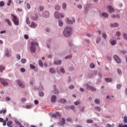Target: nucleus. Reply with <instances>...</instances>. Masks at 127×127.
<instances>
[{"label": "nucleus", "instance_id": "f257e3e1", "mask_svg": "<svg viewBox=\"0 0 127 127\" xmlns=\"http://www.w3.org/2000/svg\"><path fill=\"white\" fill-rule=\"evenodd\" d=\"M63 34L65 37H69L72 34V28L70 27H66L64 30Z\"/></svg>", "mask_w": 127, "mask_h": 127}, {"label": "nucleus", "instance_id": "f03ea898", "mask_svg": "<svg viewBox=\"0 0 127 127\" xmlns=\"http://www.w3.org/2000/svg\"><path fill=\"white\" fill-rule=\"evenodd\" d=\"M36 45H38V43L36 42H31L30 45V50L32 53H34L36 51Z\"/></svg>", "mask_w": 127, "mask_h": 127}, {"label": "nucleus", "instance_id": "7ed1b4c3", "mask_svg": "<svg viewBox=\"0 0 127 127\" xmlns=\"http://www.w3.org/2000/svg\"><path fill=\"white\" fill-rule=\"evenodd\" d=\"M11 16L13 17L12 21L15 25H18L19 24V19H18V18L13 14H11Z\"/></svg>", "mask_w": 127, "mask_h": 127}, {"label": "nucleus", "instance_id": "20e7f679", "mask_svg": "<svg viewBox=\"0 0 127 127\" xmlns=\"http://www.w3.org/2000/svg\"><path fill=\"white\" fill-rule=\"evenodd\" d=\"M0 83L2 84V87H6L8 85V82L7 79H4L0 77Z\"/></svg>", "mask_w": 127, "mask_h": 127}, {"label": "nucleus", "instance_id": "39448f33", "mask_svg": "<svg viewBox=\"0 0 127 127\" xmlns=\"http://www.w3.org/2000/svg\"><path fill=\"white\" fill-rule=\"evenodd\" d=\"M87 86L86 89L88 91H91V92H96L97 91V89L93 86L88 85V84H86Z\"/></svg>", "mask_w": 127, "mask_h": 127}, {"label": "nucleus", "instance_id": "423d86ee", "mask_svg": "<svg viewBox=\"0 0 127 127\" xmlns=\"http://www.w3.org/2000/svg\"><path fill=\"white\" fill-rule=\"evenodd\" d=\"M114 59L116 63H117L118 64H121V63H122V61H121V59L117 55L114 56Z\"/></svg>", "mask_w": 127, "mask_h": 127}, {"label": "nucleus", "instance_id": "0eeeda50", "mask_svg": "<svg viewBox=\"0 0 127 127\" xmlns=\"http://www.w3.org/2000/svg\"><path fill=\"white\" fill-rule=\"evenodd\" d=\"M75 21V20L74 18H71V19H70L69 18H66V23L67 24H72V23H74Z\"/></svg>", "mask_w": 127, "mask_h": 127}, {"label": "nucleus", "instance_id": "6e6552de", "mask_svg": "<svg viewBox=\"0 0 127 127\" xmlns=\"http://www.w3.org/2000/svg\"><path fill=\"white\" fill-rule=\"evenodd\" d=\"M107 7L108 8L109 12H110V13H113V12H115V9L112 5H108Z\"/></svg>", "mask_w": 127, "mask_h": 127}, {"label": "nucleus", "instance_id": "1a4fd4ad", "mask_svg": "<svg viewBox=\"0 0 127 127\" xmlns=\"http://www.w3.org/2000/svg\"><path fill=\"white\" fill-rule=\"evenodd\" d=\"M43 17H45V18H48V17H49V16H50L49 12L47 11H44L43 12V14H42Z\"/></svg>", "mask_w": 127, "mask_h": 127}, {"label": "nucleus", "instance_id": "9d476101", "mask_svg": "<svg viewBox=\"0 0 127 127\" xmlns=\"http://www.w3.org/2000/svg\"><path fill=\"white\" fill-rule=\"evenodd\" d=\"M31 18L32 20H34V21L38 20V15L37 14H35L34 15H32L31 16Z\"/></svg>", "mask_w": 127, "mask_h": 127}, {"label": "nucleus", "instance_id": "9b49d317", "mask_svg": "<svg viewBox=\"0 0 127 127\" xmlns=\"http://www.w3.org/2000/svg\"><path fill=\"white\" fill-rule=\"evenodd\" d=\"M17 83L19 87H20V88H24V84H23V83L21 82L20 80H17Z\"/></svg>", "mask_w": 127, "mask_h": 127}, {"label": "nucleus", "instance_id": "f8f14e48", "mask_svg": "<svg viewBox=\"0 0 127 127\" xmlns=\"http://www.w3.org/2000/svg\"><path fill=\"white\" fill-rule=\"evenodd\" d=\"M57 100V97L56 96V95L52 96L51 99V101L52 103H55Z\"/></svg>", "mask_w": 127, "mask_h": 127}, {"label": "nucleus", "instance_id": "ddd939ff", "mask_svg": "<svg viewBox=\"0 0 127 127\" xmlns=\"http://www.w3.org/2000/svg\"><path fill=\"white\" fill-rule=\"evenodd\" d=\"M58 124V125H60V126H64V125H65V119H64V118H62V121H60Z\"/></svg>", "mask_w": 127, "mask_h": 127}, {"label": "nucleus", "instance_id": "4468645a", "mask_svg": "<svg viewBox=\"0 0 127 127\" xmlns=\"http://www.w3.org/2000/svg\"><path fill=\"white\" fill-rule=\"evenodd\" d=\"M31 28H36L37 27V24L34 22H32L30 26Z\"/></svg>", "mask_w": 127, "mask_h": 127}, {"label": "nucleus", "instance_id": "2eb2a0df", "mask_svg": "<svg viewBox=\"0 0 127 127\" xmlns=\"http://www.w3.org/2000/svg\"><path fill=\"white\" fill-rule=\"evenodd\" d=\"M54 93L56 94V95L59 94V90H58V89L56 88V85H54Z\"/></svg>", "mask_w": 127, "mask_h": 127}, {"label": "nucleus", "instance_id": "dca6fc26", "mask_svg": "<svg viewBox=\"0 0 127 127\" xmlns=\"http://www.w3.org/2000/svg\"><path fill=\"white\" fill-rule=\"evenodd\" d=\"M4 22H6V23H7V24H8V25H9V26H11L12 25L11 22L8 19H5Z\"/></svg>", "mask_w": 127, "mask_h": 127}, {"label": "nucleus", "instance_id": "f3484780", "mask_svg": "<svg viewBox=\"0 0 127 127\" xmlns=\"http://www.w3.org/2000/svg\"><path fill=\"white\" fill-rule=\"evenodd\" d=\"M110 42L112 46H115L117 44V40H110Z\"/></svg>", "mask_w": 127, "mask_h": 127}, {"label": "nucleus", "instance_id": "a211bd4d", "mask_svg": "<svg viewBox=\"0 0 127 127\" xmlns=\"http://www.w3.org/2000/svg\"><path fill=\"white\" fill-rule=\"evenodd\" d=\"M59 103L61 104H66V103H67V100L65 99L61 98L59 100Z\"/></svg>", "mask_w": 127, "mask_h": 127}, {"label": "nucleus", "instance_id": "6ab92c4d", "mask_svg": "<svg viewBox=\"0 0 127 127\" xmlns=\"http://www.w3.org/2000/svg\"><path fill=\"white\" fill-rule=\"evenodd\" d=\"M110 27H119V24L118 23H111Z\"/></svg>", "mask_w": 127, "mask_h": 127}, {"label": "nucleus", "instance_id": "aec40b11", "mask_svg": "<svg viewBox=\"0 0 127 127\" xmlns=\"http://www.w3.org/2000/svg\"><path fill=\"white\" fill-rule=\"evenodd\" d=\"M37 90L39 92H42L44 88H43V85L40 84L39 87L37 88Z\"/></svg>", "mask_w": 127, "mask_h": 127}, {"label": "nucleus", "instance_id": "412c9836", "mask_svg": "<svg viewBox=\"0 0 127 127\" xmlns=\"http://www.w3.org/2000/svg\"><path fill=\"white\" fill-rule=\"evenodd\" d=\"M49 72H50L51 74H55V73H56V70L53 67H50L49 69Z\"/></svg>", "mask_w": 127, "mask_h": 127}, {"label": "nucleus", "instance_id": "4be33fe9", "mask_svg": "<svg viewBox=\"0 0 127 127\" xmlns=\"http://www.w3.org/2000/svg\"><path fill=\"white\" fill-rule=\"evenodd\" d=\"M55 17H56V18H60V13H59L58 11H56L55 12Z\"/></svg>", "mask_w": 127, "mask_h": 127}, {"label": "nucleus", "instance_id": "5701e85b", "mask_svg": "<svg viewBox=\"0 0 127 127\" xmlns=\"http://www.w3.org/2000/svg\"><path fill=\"white\" fill-rule=\"evenodd\" d=\"M111 17L112 18H120L121 16L120 15V14L112 15Z\"/></svg>", "mask_w": 127, "mask_h": 127}, {"label": "nucleus", "instance_id": "b1692460", "mask_svg": "<svg viewBox=\"0 0 127 127\" xmlns=\"http://www.w3.org/2000/svg\"><path fill=\"white\" fill-rule=\"evenodd\" d=\"M30 67L31 69H34L35 72H37V71H38L37 68H36L35 66H34V65L31 64L30 65Z\"/></svg>", "mask_w": 127, "mask_h": 127}, {"label": "nucleus", "instance_id": "393cba45", "mask_svg": "<svg viewBox=\"0 0 127 127\" xmlns=\"http://www.w3.org/2000/svg\"><path fill=\"white\" fill-rule=\"evenodd\" d=\"M62 63V61L61 60H60L58 62L57 61L54 62L55 65H61Z\"/></svg>", "mask_w": 127, "mask_h": 127}, {"label": "nucleus", "instance_id": "a878e982", "mask_svg": "<svg viewBox=\"0 0 127 127\" xmlns=\"http://www.w3.org/2000/svg\"><path fill=\"white\" fill-rule=\"evenodd\" d=\"M88 77L89 78H93V77H94V74L93 73V72H92L91 71H90L88 73Z\"/></svg>", "mask_w": 127, "mask_h": 127}, {"label": "nucleus", "instance_id": "bb28decb", "mask_svg": "<svg viewBox=\"0 0 127 127\" xmlns=\"http://www.w3.org/2000/svg\"><path fill=\"white\" fill-rule=\"evenodd\" d=\"M66 7H67V4H66L65 2H63L62 7L64 10H66Z\"/></svg>", "mask_w": 127, "mask_h": 127}, {"label": "nucleus", "instance_id": "cd10ccee", "mask_svg": "<svg viewBox=\"0 0 127 127\" xmlns=\"http://www.w3.org/2000/svg\"><path fill=\"white\" fill-rule=\"evenodd\" d=\"M58 24H59V26H60V27H62L64 24L63 22H62V21H61V20H59Z\"/></svg>", "mask_w": 127, "mask_h": 127}, {"label": "nucleus", "instance_id": "c85d7f7f", "mask_svg": "<svg viewBox=\"0 0 127 127\" xmlns=\"http://www.w3.org/2000/svg\"><path fill=\"white\" fill-rule=\"evenodd\" d=\"M5 56H6L7 57H9V53L8 52V49H6L5 50Z\"/></svg>", "mask_w": 127, "mask_h": 127}, {"label": "nucleus", "instance_id": "c756f323", "mask_svg": "<svg viewBox=\"0 0 127 127\" xmlns=\"http://www.w3.org/2000/svg\"><path fill=\"white\" fill-rule=\"evenodd\" d=\"M105 80L108 83H110V82H112V79L111 78H107L106 77V78H105Z\"/></svg>", "mask_w": 127, "mask_h": 127}, {"label": "nucleus", "instance_id": "7c9ffc66", "mask_svg": "<svg viewBox=\"0 0 127 127\" xmlns=\"http://www.w3.org/2000/svg\"><path fill=\"white\" fill-rule=\"evenodd\" d=\"M102 36L104 39H107V38H108V36H107V34H106V33H103Z\"/></svg>", "mask_w": 127, "mask_h": 127}, {"label": "nucleus", "instance_id": "2f4dec72", "mask_svg": "<svg viewBox=\"0 0 127 127\" xmlns=\"http://www.w3.org/2000/svg\"><path fill=\"white\" fill-rule=\"evenodd\" d=\"M4 69H5V67H4V66L0 65V73H2L3 70H4Z\"/></svg>", "mask_w": 127, "mask_h": 127}, {"label": "nucleus", "instance_id": "473e14b6", "mask_svg": "<svg viewBox=\"0 0 127 127\" xmlns=\"http://www.w3.org/2000/svg\"><path fill=\"white\" fill-rule=\"evenodd\" d=\"M39 65L40 67H43V63L42 62V61H41V60H40L39 61Z\"/></svg>", "mask_w": 127, "mask_h": 127}, {"label": "nucleus", "instance_id": "72a5a7b5", "mask_svg": "<svg viewBox=\"0 0 127 127\" xmlns=\"http://www.w3.org/2000/svg\"><path fill=\"white\" fill-rule=\"evenodd\" d=\"M102 16H103L104 17H108V16H109V15L108 14V13H106V12H103L102 13Z\"/></svg>", "mask_w": 127, "mask_h": 127}, {"label": "nucleus", "instance_id": "f704fd0d", "mask_svg": "<svg viewBox=\"0 0 127 127\" xmlns=\"http://www.w3.org/2000/svg\"><path fill=\"white\" fill-rule=\"evenodd\" d=\"M21 63H22V64H25V63H26V60H25V59H21Z\"/></svg>", "mask_w": 127, "mask_h": 127}, {"label": "nucleus", "instance_id": "c9c22d12", "mask_svg": "<svg viewBox=\"0 0 127 127\" xmlns=\"http://www.w3.org/2000/svg\"><path fill=\"white\" fill-rule=\"evenodd\" d=\"M75 88V86H74L73 85H70L68 86V89H69V90H73V89Z\"/></svg>", "mask_w": 127, "mask_h": 127}, {"label": "nucleus", "instance_id": "e433bc0d", "mask_svg": "<svg viewBox=\"0 0 127 127\" xmlns=\"http://www.w3.org/2000/svg\"><path fill=\"white\" fill-rule=\"evenodd\" d=\"M94 103L95 104H97V105L100 104V100H99L98 99H96L94 100Z\"/></svg>", "mask_w": 127, "mask_h": 127}, {"label": "nucleus", "instance_id": "4c0bfd02", "mask_svg": "<svg viewBox=\"0 0 127 127\" xmlns=\"http://www.w3.org/2000/svg\"><path fill=\"white\" fill-rule=\"evenodd\" d=\"M39 95L40 97H44V93L42 91H39Z\"/></svg>", "mask_w": 127, "mask_h": 127}, {"label": "nucleus", "instance_id": "58836bf2", "mask_svg": "<svg viewBox=\"0 0 127 127\" xmlns=\"http://www.w3.org/2000/svg\"><path fill=\"white\" fill-rule=\"evenodd\" d=\"M12 124V121H9L7 122V127H10L11 126H10V125Z\"/></svg>", "mask_w": 127, "mask_h": 127}, {"label": "nucleus", "instance_id": "ea45409f", "mask_svg": "<svg viewBox=\"0 0 127 127\" xmlns=\"http://www.w3.org/2000/svg\"><path fill=\"white\" fill-rule=\"evenodd\" d=\"M95 109L97 111V112H101V107H98V106H95Z\"/></svg>", "mask_w": 127, "mask_h": 127}, {"label": "nucleus", "instance_id": "a19ab883", "mask_svg": "<svg viewBox=\"0 0 127 127\" xmlns=\"http://www.w3.org/2000/svg\"><path fill=\"white\" fill-rule=\"evenodd\" d=\"M80 103H81V101H76L74 102V105H75V106H78V105H80Z\"/></svg>", "mask_w": 127, "mask_h": 127}, {"label": "nucleus", "instance_id": "79ce46f5", "mask_svg": "<svg viewBox=\"0 0 127 127\" xmlns=\"http://www.w3.org/2000/svg\"><path fill=\"white\" fill-rule=\"evenodd\" d=\"M26 22L27 24H30V21H29V18L28 17H27L26 18Z\"/></svg>", "mask_w": 127, "mask_h": 127}, {"label": "nucleus", "instance_id": "37998d69", "mask_svg": "<svg viewBox=\"0 0 127 127\" xmlns=\"http://www.w3.org/2000/svg\"><path fill=\"white\" fill-rule=\"evenodd\" d=\"M60 70L61 72V73H62L63 74H64V73H65V69H64V68L61 67L60 68Z\"/></svg>", "mask_w": 127, "mask_h": 127}, {"label": "nucleus", "instance_id": "c03bdc74", "mask_svg": "<svg viewBox=\"0 0 127 127\" xmlns=\"http://www.w3.org/2000/svg\"><path fill=\"white\" fill-rule=\"evenodd\" d=\"M25 108L26 109H31V108H32V105L30 104V105H26Z\"/></svg>", "mask_w": 127, "mask_h": 127}, {"label": "nucleus", "instance_id": "a18cd8bd", "mask_svg": "<svg viewBox=\"0 0 127 127\" xmlns=\"http://www.w3.org/2000/svg\"><path fill=\"white\" fill-rule=\"evenodd\" d=\"M90 68H91V69H94V68H95V64L93 63H91L90 64Z\"/></svg>", "mask_w": 127, "mask_h": 127}, {"label": "nucleus", "instance_id": "49530a36", "mask_svg": "<svg viewBox=\"0 0 127 127\" xmlns=\"http://www.w3.org/2000/svg\"><path fill=\"white\" fill-rule=\"evenodd\" d=\"M121 88H122L121 84H118L117 85V89H118V90H121Z\"/></svg>", "mask_w": 127, "mask_h": 127}, {"label": "nucleus", "instance_id": "de8ad7c7", "mask_svg": "<svg viewBox=\"0 0 127 127\" xmlns=\"http://www.w3.org/2000/svg\"><path fill=\"white\" fill-rule=\"evenodd\" d=\"M117 71H118L119 75H121L122 74H123V72H122V70H121L120 69L118 68L117 69Z\"/></svg>", "mask_w": 127, "mask_h": 127}, {"label": "nucleus", "instance_id": "09e8293b", "mask_svg": "<svg viewBox=\"0 0 127 127\" xmlns=\"http://www.w3.org/2000/svg\"><path fill=\"white\" fill-rule=\"evenodd\" d=\"M15 124H16V125H18V126H19V127H20V126H21V123H20V122H19V121H15Z\"/></svg>", "mask_w": 127, "mask_h": 127}, {"label": "nucleus", "instance_id": "8fccbe9b", "mask_svg": "<svg viewBox=\"0 0 127 127\" xmlns=\"http://www.w3.org/2000/svg\"><path fill=\"white\" fill-rule=\"evenodd\" d=\"M86 123H87V124H93V120H87L86 121Z\"/></svg>", "mask_w": 127, "mask_h": 127}, {"label": "nucleus", "instance_id": "3c124183", "mask_svg": "<svg viewBox=\"0 0 127 127\" xmlns=\"http://www.w3.org/2000/svg\"><path fill=\"white\" fill-rule=\"evenodd\" d=\"M55 9L56 10H59L60 9V5H56L55 6Z\"/></svg>", "mask_w": 127, "mask_h": 127}, {"label": "nucleus", "instance_id": "603ef678", "mask_svg": "<svg viewBox=\"0 0 127 127\" xmlns=\"http://www.w3.org/2000/svg\"><path fill=\"white\" fill-rule=\"evenodd\" d=\"M5 114V113H6V109H5L4 110H1L0 111V114Z\"/></svg>", "mask_w": 127, "mask_h": 127}, {"label": "nucleus", "instance_id": "864d4df0", "mask_svg": "<svg viewBox=\"0 0 127 127\" xmlns=\"http://www.w3.org/2000/svg\"><path fill=\"white\" fill-rule=\"evenodd\" d=\"M118 127H127V125L125 124V125H123L121 124H119Z\"/></svg>", "mask_w": 127, "mask_h": 127}, {"label": "nucleus", "instance_id": "5fc2aeb1", "mask_svg": "<svg viewBox=\"0 0 127 127\" xmlns=\"http://www.w3.org/2000/svg\"><path fill=\"white\" fill-rule=\"evenodd\" d=\"M1 6H4V2L3 1H0V7Z\"/></svg>", "mask_w": 127, "mask_h": 127}, {"label": "nucleus", "instance_id": "6e6d98bb", "mask_svg": "<svg viewBox=\"0 0 127 127\" xmlns=\"http://www.w3.org/2000/svg\"><path fill=\"white\" fill-rule=\"evenodd\" d=\"M101 41V38L100 37H98L96 39V43H99Z\"/></svg>", "mask_w": 127, "mask_h": 127}, {"label": "nucleus", "instance_id": "4d7b16f0", "mask_svg": "<svg viewBox=\"0 0 127 127\" xmlns=\"http://www.w3.org/2000/svg\"><path fill=\"white\" fill-rule=\"evenodd\" d=\"M39 8H40V11H43V10H44V7H43V6H40L39 7Z\"/></svg>", "mask_w": 127, "mask_h": 127}, {"label": "nucleus", "instance_id": "13d9d810", "mask_svg": "<svg viewBox=\"0 0 127 127\" xmlns=\"http://www.w3.org/2000/svg\"><path fill=\"white\" fill-rule=\"evenodd\" d=\"M65 15H64V13H60V17H62V18H64Z\"/></svg>", "mask_w": 127, "mask_h": 127}, {"label": "nucleus", "instance_id": "bf43d9fd", "mask_svg": "<svg viewBox=\"0 0 127 127\" xmlns=\"http://www.w3.org/2000/svg\"><path fill=\"white\" fill-rule=\"evenodd\" d=\"M70 58H72V55L66 56L65 59H70Z\"/></svg>", "mask_w": 127, "mask_h": 127}, {"label": "nucleus", "instance_id": "052dcab7", "mask_svg": "<svg viewBox=\"0 0 127 127\" xmlns=\"http://www.w3.org/2000/svg\"><path fill=\"white\" fill-rule=\"evenodd\" d=\"M56 115L57 117H61V114L59 112H56Z\"/></svg>", "mask_w": 127, "mask_h": 127}, {"label": "nucleus", "instance_id": "680f3d73", "mask_svg": "<svg viewBox=\"0 0 127 127\" xmlns=\"http://www.w3.org/2000/svg\"><path fill=\"white\" fill-rule=\"evenodd\" d=\"M16 58L18 60H19L21 57H20V56L19 55V54H17L16 55Z\"/></svg>", "mask_w": 127, "mask_h": 127}, {"label": "nucleus", "instance_id": "e2e57ef3", "mask_svg": "<svg viewBox=\"0 0 127 127\" xmlns=\"http://www.w3.org/2000/svg\"><path fill=\"white\" fill-rule=\"evenodd\" d=\"M124 123H125V124H127V116L124 117Z\"/></svg>", "mask_w": 127, "mask_h": 127}, {"label": "nucleus", "instance_id": "0e129e2a", "mask_svg": "<svg viewBox=\"0 0 127 127\" xmlns=\"http://www.w3.org/2000/svg\"><path fill=\"white\" fill-rule=\"evenodd\" d=\"M21 102H22V103L26 102V99H25V98H23L21 99Z\"/></svg>", "mask_w": 127, "mask_h": 127}, {"label": "nucleus", "instance_id": "69168bd1", "mask_svg": "<svg viewBox=\"0 0 127 127\" xmlns=\"http://www.w3.org/2000/svg\"><path fill=\"white\" fill-rule=\"evenodd\" d=\"M11 0H8V3H7V5H8V6H9L10 5V3H11Z\"/></svg>", "mask_w": 127, "mask_h": 127}, {"label": "nucleus", "instance_id": "338daca9", "mask_svg": "<svg viewBox=\"0 0 127 127\" xmlns=\"http://www.w3.org/2000/svg\"><path fill=\"white\" fill-rule=\"evenodd\" d=\"M20 71L22 72H25V69L23 67H22L20 68Z\"/></svg>", "mask_w": 127, "mask_h": 127}, {"label": "nucleus", "instance_id": "774afa93", "mask_svg": "<svg viewBox=\"0 0 127 127\" xmlns=\"http://www.w3.org/2000/svg\"><path fill=\"white\" fill-rule=\"evenodd\" d=\"M45 30H46V32H50V28H46L45 29Z\"/></svg>", "mask_w": 127, "mask_h": 127}]
</instances>
